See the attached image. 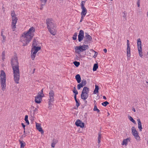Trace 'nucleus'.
<instances>
[{
	"instance_id": "1",
	"label": "nucleus",
	"mask_w": 148,
	"mask_h": 148,
	"mask_svg": "<svg viewBox=\"0 0 148 148\" xmlns=\"http://www.w3.org/2000/svg\"><path fill=\"white\" fill-rule=\"evenodd\" d=\"M11 65L13 70L14 80L15 83L18 84L20 79L19 63L18 58L16 56H14L11 61Z\"/></svg>"
},
{
	"instance_id": "2",
	"label": "nucleus",
	"mask_w": 148,
	"mask_h": 148,
	"mask_svg": "<svg viewBox=\"0 0 148 148\" xmlns=\"http://www.w3.org/2000/svg\"><path fill=\"white\" fill-rule=\"evenodd\" d=\"M35 31V28L32 27L27 32H25L23 33L24 35H22L21 39L23 46L27 45L32 39L34 35Z\"/></svg>"
},
{
	"instance_id": "3",
	"label": "nucleus",
	"mask_w": 148,
	"mask_h": 148,
	"mask_svg": "<svg viewBox=\"0 0 148 148\" xmlns=\"http://www.w3.org/2000/svg\"><path fill=\"white\" fill-rule=\"evenodd\" d=\"M0 77V83L2 89L3 91H4L6 88V77L5 73L3 70H1V71Z\"/></svg>"
},
{
	"instance_id": "4",
	"label": "nucleus",
	"mask_w": 148,
	"mask_h": 148,
	"mask_svg": "<svg viewBox=\"0 0 148 148\" xmlns=\"http://www.w3.org/2000/svg\"><path fill=\"white\" fill-rule=\"evenodd\" d=\"M11 14L12 17L11 27L13 31H15V29L16 28V25L17 22L18 18L16 16V15L14 11H11Z\"/></svg>"
},
{
	"instance_id": "5",
	"label": "nucleus",
	"mask_w": 148,
	"mask_h": 148,
	"mask_svg": "<svg viewBox=\"0 0 148 148\" xmlns=\"http://www.w3.org/2000/svg\"><path fill=\"white\" fill-rule=\"evenodd\" d=\"M89 48L88 46L87 45H83L79 46H77L75 48V52L79 54H80L81 52H83Z\"/></svg>"
},
{
	"instance_id": "6",
	"label": "nucleus",
	"mask_w": 148,
	"mask_h": 148,
	"mask_svg": "<svg viewBox=\"0 0 148 148\" xmlns=\"http://www.w3.org/2000/svg\"><path fill=\"white\" fill-rule=\"evenodd\" d=\"M46 23L48 29H53L55 26L53 20L51 18H47L46 20Z\"/></svg>"
},
{
	"instance_id": "7",
	"label": "nucleus",
	"mask_w": 148,
	"mask_h": 148,
	"mask_svg": "<svg viewBox=\"0 0 148 148\" xmlns=\"http://www.w3.org/2000/svg\"><path fill=\"white\" fill-rule=\"evenodd\" d=\"M85 36L84 40V43L85 44L90 43L92 40V37L87 33H85Z\"/></svg>"
},
{
	"instance_id": "8",
	"label": "nucleus",
	"mask_w": 148,
	"mask_h": 148,
	"mask_svg": "<svg viewBox=\"0 0 148 148\" xmlns=\"http://www.w3.org/2000/svg\"><path fill=\"white\" fill-rule=\"evenodd\" d=\"M132 134L134 136L136 140L140 139V137L139 136L138 133L134 127H132Z\"/></svg>"
},
{
	"instance_id": "9",
	"label": "nucleus",
	"mask_w": 148,
	"mask_h": 148,
	"mask_svg": "<svg viewBox=\"0 0 148 148\" xmlns=\"http://www.w3.org/2000/svg\"><path fill=\"white\" fill-rule=\"evenodd\" d=\"M85 1H82L81 3V8L82 9V12L81 13V14L86 15L87 12V10L86 9L85 7Z\"/></svg>"
},
{
	"instance_id": "10",
	"label": "nucleus",
	"mask_w": 148,
	"mask_h": 148,
	"mask_svg": "<svg viewBox=\"0 0 148 148\" xmlns=\"http://www.w3.org/2000/svg\"><path fill=\"white\" fill-rule=\"evenodd\" d=\"M84 32L83 30H80L78 35V40L79 42H81L84 38Z\"/></svg>"
},
{
	"instance_id": "11",
	"label": "nucleus",
	"mask_w": 148,
	"mask_h": 148,
	"mask_svg": "<svg viewBox=\"0 0 148 148\" xmlns=\"http://www.w3.org/2000/svg\"><path fill=\"white\" fill-rule=\"evenodd\" d=\"M54 92L53 90H51L50 91L49 93V101H54Z\"/></svg>"
},
{
	"instance_id": "12",
	"label": "nucleus",
	"mask_w": 148,
	"mask_h": 148,
	"mask_svg": "<svg viewBox=\"0 0 148 148\" xmlns=\"http://www.w3.org/2000/svg\"><path fill=\"white\" fill-rule=\"evenodd\" d=\"M42 97H43V96L40 94L39 93H38L37 96L35 97V102L38 103H40L42 100Z\"/></svg>"
},
{
	"instance_id": "13",
	"label": "nucleus",
	"mask_w": 148,
	"mask_h": 148,
	"mask_svg": "<svg viewBox=\"0 0 148 148\" xmlns=\"http://www.w3.org/2000/svg\"><path fill=\"white\" fill-rule=\"evenodd\" d=\"M75 125L77 127L83 128L84 126V123L80 120H77L75 123Z\"/></svg>"
},
{
	"instance_id": "14",
	"label": "nucleus",
	"mask_w": 148,
	"mask_h": 148,
	"mask_svg": "<svg viewBox=\"0 0 148 148\" xmlns=\"http://www.w3.org/2000/svg\"><path fill=\"white\" fill-rule=\"evenodd\" d=\"M41 49V48L39 47H36V46H34V47H32L31 51V52L32 53L33 52H34V53L36 54L37 52Z\"/></svg>"
},
{
	"instance_id": "15",
	"label": "nucleus",
	"mask_w": 148,
	"mask_h": 148,
	"mask_svg": "<svg viewBox=\"0 0 148 148\" xmlns=\"http://www.w3.org/2000/svg\"><path fill=\"white\" fill-rule=\"evenodd\" d=\"M36 129L40 132H41V133L42 134H44V131L42 130V129L39 124L36 123Z\"/></svg>"
},
{
	"instance_id": "16",
	"label": "nucleus",
	"mask_w": 148,
	"mask_h": 148,
	"mask_svg": "<svg viewBox=\"0 0 148 148\" xmlns=\"http://www.w3.org/2000/svg\"><path fill=\"white\" fill-rule=\"evenodd\" d=\"M81 96V98L82 99L85 100L87 99L88 96V94L82 92Z\"/></svg>"
},
{
	"instance_id": "17",
	"label": "nucleus",
	"mask_w": 148,
	"mask_h": 148,
	"mask_svg": "<svg viewBox=\"0 0 148 148\" xmlns=\"http://www.w3.org/2000/svg\"><path fill=\"white\" fill-rule=\"evenodd\" d=\"M137 45L138 49H142L141 47V42L140 38L137 39Z\"/></svg>"
},
{
	"instance_id": "18",
	"label": "nucleus",
	"mask_w": 148,
	"mask_h": 148,
	"mask_svg": "<svg viewBox=\"0 0 148 148\" xmlns=\"http://www.w3.org/2000/svg\"><path fill=\"white\" fill-rule=\"evenodd\" d=\"M89 88L86 87H84L83 89L82 92L86 93V94H88L89 92Z\"/></svg>"
},
{
	"instance_id": "19",
	"label": "nucleus",
	"mask_w": 148,
	"mask_h": 148,
	"mask_svg": "<svg viewBox=\"0 0 148 148\" xmlns=\"http://www.w3.org/2000/svg\"><path fill=\"white\" fill-rule=\"evenodd\" d=\"M138 122V127L140 131H142V129H143L141 123L140 119H137Z\"/></svg>"
},
{
	"instance_id": "20",
	"label": "nucleus",
	"mask_w": 148,
	"mask_h": 148,
	"mask_svg": "<svg viewBox=\"0 0 148 148\" xmlns=\"http://www.w3.org/2000/svg\"><path fill=\"white\" fill-rule=\"evenodd\" d=\"M75 78L78 83H80L81 82V78L79 74L75 76Z\"/></svg>"
},
{
	"instance_id": "21",
	"label": "nucleus",
	"mask_w": 148,
	"mask_h": 148,
	"mask_svg": "<svg viewBox=\"0 0 148 148\" xmlns=\"http://www.w3.org/2000/svg\"><path fill=\"white\" fill-rule=\"evenodd\" d=\"M127 57H130L131 56L130 48V47H127Z\"/></svg>"
},
{
	"instance_id": "22",
	"label": "nucleus",
	"mask_w": 148,
	"mask_h": 148,
	"mask_svg": "<svg viewBox=\"0 0 148 148\" xmlns=\"http://www.w3.org/2000/svg\"><path fill=\"white\" fill-rule=\"evenodd\" d=\"M130 139L129 138H127L123 139L122 145H126L127 144L128 140L130 141Z\"/></svg>"
},
{
	"instance_id": "23",
	"label": "nucleus",
	"mask_w": 148,
	"mask_h": 148,
	"mask_svg": "<svg viewBox=\"0 0 148 148\" xmlns=\"http://www.w3.org/2000/svg\"><path fill=\"white\" fill-rule=\"evenodd\" d=\"M99 86L97 85H95V89L93 92L94 93V94H96L97 93H98L99 92Z\"/></svg>"
},
{
	"instance_id": "24",
	"label": "nucleus",
	"mask_w": 148,
	"mask_h": 148,
	"mask_svg": "<svg viewBox=\"0 0 148 148\" xmlns=\"http://www.w3.org/2000/svg\"><path fill=\"white\" fill-rule=\"evenodd\" d=\"M98 144L100 143L101 142V135L100 132L98 133Z\"/></svg>"
},
{
	"instance_id": "25",
	"label": "nucleus",
	"mask_w": 148,
	"mask_h": 148,
	"mask_svg": "<svg viewBox=\"0 0 148 148\" xmlns=\"http://www.w3.org/2000/svg\"><path fill=\"white\" fill-rule=\"evenodd\" d=\"M19 141L21 144V148H23L25 145V143L21 141V140H19Z\"/></svg>"
},
{
	"instance_id": "26",
	"label": "nucleus",
	"mask_w": 148,
	"mask_h": 148,
	"mask_svg": "<svg viewBox=\"0 0 148 148\" xmlns=\"http://www.w3.org/2000/svg\"><path fill=\"white\" fill-rule=\"evenodd\" d=\"M53 101H49L48 102V108L49 109H51L53 106V104L51 103H53Z\"/></svg>"
},
{
	"instance_id": "27",
	"label": "nucleus",
	"mask_w": 148,
	"mask_h": 148,
	"mask_svg": "<svg viewBox=\"0 0 148 148\" xmlns=\"http://www.w3.org/2000/svg\"><path fill=\"white\" fill-rule=\"evenodd\" d=\"M47 0H40L41 1V6H43L45 5L46 3Z\"/></svg>"
},
{
	"instance_id": "28",
	"label": "nucleus",
	"mask_w": 148,
	"mask_h": 148,
	"mask_svg": "<svg viewBox=\"0 0 148 148\" xmlns=\"http://www.w3.org/2000/svg\"><path fill=\"white\" fill-rule=\"evenodd\" d=\"M98 68V65L97 64H95L94 65V66L93 68V71H96L97 69Z\"/></svg>"
},
{
	"instance_id": "29",
	"label": "nucleus",
	"mask_w": 148,
	"mask_h": 148,
	"mask_svg": "<svg viewBox=\"0 0 148 148\" xmlns=\"http://www.w3.org/2000/svg\"><path fill=\"white\" fill-rule=\"evenodd\" d=\"M28 116L27 115H25L24 119H25V121L26 122V123L28 125L29 124V123L28 120Z\"/></svg>"
},
{
	"instance_id": "30",
	"label": "nucleus",
	"mask_w": 148,
	"mask_h": 148,
	"mask_svg": "<svg viewBox=\"0 0 148 148\" xmlns=\"http://www.w3.org/2000/svg\"><path fill=\"white\" fill-rule=\"evenodd\" d=\"M77 33H75L74 34L73 36L72 37V38L73 40H76L77 36Z\"/></svg>"
},
{
	"instance_id": "31",
	"label": "nucleus",
	"mask_w": 148,
	"mask_h": 148,
	"mask_svg": "<svg viewBox=\"0 0 148 148\" xmlns=\"http://www.w3.org/2000/svg\"><path fill=\"white\" fill-rule=\"evenodd\" d=\"M37 45V42H36V39H34L33 42V43L32 44V46L34 47V46H36Z\"/></svg>"
},
{
	"instance_id": "32",
	"label": "nucleus",
	"mask_w": 148,
	"mask_h": 148,
	"mask_svg": "<svg viewBox=\"0 0 148 148\" xmlns=\"http://www.w3.org/2000/svg\"><path fill=\"white\" fill-rule=\"evenodd\" d=\"M93 110L94 111H97V112L99 113L100 112V110L97 108L96 104H95L94 105Z\"/></svg>"
},
{
	"instance_id": "33",
	"label": "nucleus",
	"mask_w": 148,
	"mask_h": 148,
	"mask_svg": "<svg viewBox=\"0 0 148 148\" xmlns=\"http://www.w3.org/2000/svg\"><path fill=\"white\" fill-rule=\"evenodd\" d=\"M79 84H78L77 86V88L79 90L81 88L83 87L84 86L81 83H79Z\"/></svg>"
},
{
	"instance_id": "34",
	"label": "nucleus",
	"mask_w": 148,
	"mask_h": 148,
	"mask_svg": "<svg viewBox=\"0 0 148 148\" xmlns=\"http://www.w3.org/2000/svg\"><path fill=\"white\" fill-rule=\"evenodd\" d=\"M139 52V54L140 57H142L143 55L142 54V49H138Z\"/></svg>"
},
{
	"instance_id": "35",
	"label": "nucleus",
	"mask_w": 148,
	"mask_h": 148,
	"mask_svg": "<svg viewBox=\"0 0 148 148\" xmlns=\"http://www.w3.org/2000/svg\"><path fill=\"white\" fill-rule=\"evenodd\" d=\"M53 29H48L50 33L53 35H55V33L53 31V30H52Z\"/></svg>"
},
{
	"instance_id": "36",
	"label": "nucleus",
	"mask_w": 148,
	"mask_h": 148,
	"mask_svg": "<svg viewBox=\"0 0 148 148\" xmlns=\"http://www.w3.org/2000/svg\"><path fill=\"white\" fill-rule=\"evenodd\" d=\"M73 64L76 67H78L80 64V63L79 62H78L76 61L74 62Z\"/></svg>"
},
{
	"instance_id": "37",
	"label": "nucleus",
	"mask_w": 148,
	"mask_h": 148,
	"mask_svg": "<svg viewBox=\"0 0 148 148\" xmlns=\"http://www.w3.org/2000/svg\"><path fill=\"white\" fill-rule=\"evenodd\" d=\"M31 58L32 59V60H34V59L36 57V54H34V52H33L31 54Z\"/></svg>"
},
{
	"instance_id": "38",
	"label": "nucleus",
	"mask_w": 148,
	"mask_h": 148,
	"mask_svg": "<svg viewBox=\"0 0 148 148\" xmlns=\"http://www.w3.org/2000/svg\"><path fill=\"white\" fill-rule=\"evenodd\" d=\"M129 120L132 122L134 123L135 124L136 123L135 121L134 120L133 118L131 116H129Z\"/></svg>"
},
{
	"instance_id": "39",
	"label": "nucleus",
	"mask_w": 148,
	"mask_h": 148,
	"mask_svg": "<svg viewBox=\"0 0 148 148\" xmlns=\"http://www.w3.org/2000/svg\"><path fill=\"white\" fill-rule=\"evenodd\" d=\"M109 104V103L107 101H106L102 103L101 104L103 106H106Z\"/></svg>"
},
{
	"instance_id": "40",
	"label": "nucleus",
	"mask_w": 148,
	"mask_h": 148,
	"mask_svg": "<svg viewBox=\"0 0 148 148\" xmlns=\"http://www.w3.org/2000/svg\"><path fill=\"white\" fill-rule=\"evenodd\" d=\"M84 86H85L86 84V81L85 79H83L81 83Z\"/></svg>"
},
{
	"instance_id": "41",
	"label": "nucleus",
	"mask_w": 148,
	"mask_h": 148,
	"mask_svg": "<svg viewBox=\"0 0 148 148\" xmlns=\"http://www.w3.org/2000/svg\"><path fill=\"white\" fill-rule=\"evenodd\" d=\"M81 19L80 22H82L83 20L84 19V17L85 16V15H84L83 14H81Z\"/></svg>"
},
{
	"instance_id": "42",
	"label": "nucleus",
	"mask_w": 148,
	"mask_h": 148,
	"mask_svg": "<svg viewBox=\"0 0 148 148\" xmlns=\"http://www.w3.org/2000/svg\"><path fill=\"white\" fill-rule=\"evenodd\" d=\"M76 103V106L77 107H78L80 105V103L77 100H75Z\"/></svg>"
},
{
	"instance_id": "43",
	"label": "nucleus",
	"mask_w": 148,
	"mask_h": 148,
	"mask_svg": "<svg viewBox=\"0 0 148 148\" xmlns=\"http://www.w3.org/2000/svg\"><path fill=\"white\" fill-rule=\"evenodd\" d=\"M58 142V140H57L54 139L52 140V143L56 144Z\"/></svg>"
},
{
	"instance_id": "44",
	"label": "nucleus",
	"mask_w": 148,
	"mask_h": 148,
	"mask_svg": "<svg viewBox=\"0 0 148 148\" xmlns=\"http://www.w3.org/2000/svg\"><path fill=\"white\" fill-rule=\"evenodd\" d=\"M140 0H138L137 2V6L138 7H139L140 6Z\"/></svg>"
},
{
	"instance_id": "45",
	"label": "nucleus",
	"mask_w": 148,
	"mask_h": 148,
	"mask_svg": "<svg viewBox=\"0 0 148 148\" xmlns=\"http://www.w3.org/2000/svg\"><path fill=\"white\" fill-rule=\"evenodd\" d=\"M73 92L75 93V95H77L78 94V92L77 90H73Z\"/></svg>"
},
{
	"instance_id": "46",
	"label": "nucleus",
	"mask_w": 148,
	"mask_h": 148,
	"mask_svg": "<svg viewBox=\"0 0 148 148\" xmlns=\"http://www.w3.org/2000/svg\"><path fill=\"white\" fill-rule=\"evenodd\" d=\"M2 37H3V40H2V42H4L5 41V39H6V37L5 36H3Z\"/></svg>"
},
{
	"instance_id": "47",
	"label": "nucleus",
	"mask_w": 148,
	"mask_h": 148,
	"mask_svg": "<svg viewBox=\"0 0 148 148\" xmlns=\"http://www.w3.org/2000/svg\"><path fill=\"white\" fill-rule=\"evenodd\" d=\"M43 89H42L41 91V92H39L38 93H39V94L41 95H43L42 96L43 97L44 96V95L43 93Z\"/></svg>"
},
{
	"instance_id": "48",
	"label": "nucleus",
	"mask_w": 148,
	"mask_h": 148,
	"mask_svg": "<svg viewBox=\"0 0 148 148\" xmlns=\"http://www.w3.org/2000/svg\"><path fill=\"white\" fill-rule=\"evenodd\" d=\"M94 52H95V54H94V56H93V57L94 58H95L97 56V55L98 54V53L97 52L95 51Z\"/></svg>"
},
{
	"instance_id": "49",
	"label": "nucleus",
	"mask_w": 148,
	"mask_h": 148,
	"mask_svg": "<svg viewBox=\"0 0 148 148\" xmlns=\"http://www.w3.org/2000/svg\"><path fill=\"white\" fill-rule=\"evenodd\" d=\"M5 51H3L2 53V57H5Z\"/></svg>"
},
{
	"instance_id": "50",
	"label": "nucleus",
	"mask_w": 148,
	"mask_h": 148,
	"mask_svg": "<svg viewBox=\"0 0 148 148\" xmlns=\"http://www.w3.org/2000/svg\"><path fill=\"white\" fill-rule=\"evenodd\" d=\"M21 125L23 127V128L24 129V130H25V125L23 123H21Z\"/></svg>"
},
{
	"instance_id": "51",
	"label": "nucleus",
	"mask_w": 148,
	"mask_h": 148,
	"mask_svg": "<svg viewBox=\"0 0 148 148\" xmlns=\"http://www.w3.org/2000/svg\"><path fill=\"white\" fill-rule=\"evenodd\" d=\"M123 14H124V15L123 16V17L124 18H125V20H126V15L125 14V12H123Z\"/></svg>"
},
{
	"instance_id": "52",
	"label": "nucleus",
	"mask_w": 148,
	"mask_h": 148,
	"mask_svg": "<svg viewBox=\"0 0 148 148\" xmlns=\"http://www.w3.org/2000/svg\"><path fill=\"white\" fill-rule=\"evenodd\" d=\"M127 47H130L129 41L128 40H127Z\"/></svg>"
},
{
	"instance_id": "53",
	"label": "nucleus",
	"mask_w": 148,
	"mask_h": 148,
	"mask_svg": "<svg viewBox=\"0 0 148 148\" xmlns=\"http://www.w3.org/2000/svg\"><path fill=\"white\" fill-rule=\"evenodd\" d=\"M55 144H54L53 143H52L51 144V146L52 147L54 148L55 147Z\"/></svg>"
},
{
	"instance_id": "54",
	"label": "nucleus",
	"mask_w": 148,
	"mask_h": 148,
	"mask_svg": "<svg viewBox=\"0 0 148 148\" xmlns=\"http://www.w3.org/2000/svg\"><path fill=\"white\" fill-rule=\"evenodd\" d=\"M77 95H74V98L75 99V100H77V96H76Z\"/></svg>"
},
{
	"instance_id": "55",
	"label": "nucleus",
	"mask_w": 148,
	"mask_h": 148,
	"mask_svg": "<svg viewBox=\"0 0 148 148\" xmlns=\"http://www.w3.org/2000/svg\"><path fill=\"white\" fill-rule=\"evenodd\" d=\"M103 50L105 53H106L107 52V50L106 49H104Z\"/></svg>"
},
{
	"instance_id": "56",
	"label": "nucleus",
	"mask_w": 148,
	"mask_h": 148,
	"mask_svg": "<svg viewBox=\"0 0 148 148\" xmlns=\"http://www.w3.org/2000/svg\"><path fill=\"white\" fill-rule=\"evenodd\" d=\"M132 111H134V112H135L136 111L135 109L134 108H133L132 109Z\"/></svg>"
},
{
	"instance_id": "57",
	"label": "nucleus",
	"mask_w": 148,
	"mask_h": 148,
	"mask_svg": "<svg viewBox=\"0 0 148 148\" xmlns=\"http://www.w3.org/2000/svg\"><path fill=\"white\" fill-rule=\"evenodd\" d=\"M103 99H104L105 100H106V98L105 96H103Z\"/></svg>"
},
{
	"instance_id": "58",
	"label": "nucleus",
	"mask_w": 148,
	"mask_h": 148,
	"mask_svg": "<svg viewBox=\"0 0 148 148\" xmlns=\"http://www.w3.org/2000/svg\"><path fill=\"white\" fill-rule=\"evenodd\" d=\"M5 59V57H2V60H4Z\"/></svg>"
},
{
	"instance_id": "59",
	"label": "nucleus",
	"mask_w": 148,
	"mask_h": 148,
	"mask_svg": "<svg viewBox=\"0 0 148 148\" xmlns=\"http://www.w3.org/2000/svg\"><path fill=\"white\" fill-rule=\"evenodd\" d=\"M35 69H34L33 70V71L32 72V73H34V72L35 71Z\"/></svg>"
},
{
	"instance_id": "60",
	"label": "nucleus",
	"mask_w": 148,
	"mask_h": 148,
	"mask_svg": "<svg viewBox=\"0 0 148 148\" xmlns=\"http://www.w3.org/2000/svg\"><path fill=\"white\" fill-rule=\"evenodd\" d=\"M4 35H3V32H1V36L2 37L3 36H4Z\"/></svg>"
},
{
	"instance_id": "61",
	"label": "nucleus",
	"mask_w": 148,
	"mask_h": 148,
	"mask_svg": "<svg viewBox=\"0 0 148 148\" xmlns=\"http://www.w3.org/2000/svg\"><path fill=\"white\" fill-rule=\"evenodd\" d=\"M41 7L40 8V10H42V9L43 7L42 6H41Z\"/></svg>"
},
{
	"instance_id": "62",
	"label": "nucleus",
	"mask_w": 148,
	"mask_h": 148,
	"mask_svg": "<svg viewBox=\"0 0 148 148\" xmlns=\"http://www.w3.org/2000/svg\"><path fill=\"white\" fill-rule=\"evenodd\" d=\"M24 134H25V130H24ZM24 135H25V136H24V137H25V136H26V135H25V134H24Z\"/></svg>"
},
{
	"instance_id": "63",
	"label": "nucleus",
	"mask_w": 148,
	"mask_h": 148,
	"mask_svg": "<svg viewBox=\"0 0 148 148\" xmlns=\"http://www.w3.org/2000/svg\"><path fill=\"white\" fill-rule=\"evenodd\" d=\"M74 90H76L75 87H74L73 88Z\"/></svg>"
},
{
	"instance_id": "64",
	"label": "nucleus",
	"mask_w": 148,
	"mask_h": 148,
	"mask_svg": "<svg viewBox=\"0 0 148 148\" xmlns=\"http://www.w3.org/2000/svg\"><path fill=\"white\" fill-rule=\"evenodd\" d=\"M108 115H107V116H109L110 115V114L108 112Z\"/></svg>"
}]
</instances>
